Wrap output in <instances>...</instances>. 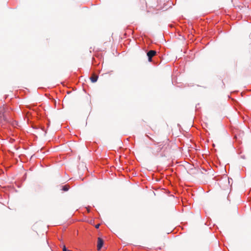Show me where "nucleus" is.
I'll return each instance as SVG.
<instances>
[{
	"label": "nucleus",
	"instance_id": "nucleus-8",
	"mask_svg": "<svg viewBox=\"0 0 251 251\" xmlns=\"http://www.w3.org/2000/svg\"><path fill=\"white\" fill-rule=\"evenodd\" d=\"M146 136L147 137H148L150 139L152 140L151 138H150V137L148 136V135L147 134H146Z\"/></svg>",
	"mask_w": 251,
	"mask_h": 251
},
{
	"label": "nucleus",
	"instance_id": "nucleus-7",
	"mask_svg": "<svg viewBox=\"0 0 251 251\" xmlns=\"http://www.w3.org/2000/svg\"><path fill=\"white\" fill-rule=\"evenodd\" d=\"M99 226H100V225H97L96 226V227L97 228H98L99 227Z\"/></svg>",
	"mask_w": 251,
	"mask_h": 251
},
{
	"label": "nucleus",
	"instance_id": "nucleus-3",
	"mask_svg": "<svg viewBox=\"0 0 251 251\" xmlns=\"http://www.w3.org/2000/svg\"><path fill=\"white\" fill-rule=\"evenodd\" d=\"M6 118L5 115H4V112L1 111H0V122H6Z\"/></svg>",
	"mask_w": 251,
	"mask_h": 251
},
{
	"label": "nucleus",
	"instance_id": "nucleus-5",
	"mask_svg": "<svg viewBox=\"0 0 251 251\" xmlns=\"http://www.w3.org/2000/svg\"><path fill=\"white\" fill-rule=\"evenodd\" d=\"M69 189V186L65 185L62 187V190L64 191H67Z\"/></svg>",
	"mask_w": 251,
	"mask_h": 251
},
{
	"label": "nucleus",
	"instance_id": "nucleus-9",
	"mask_svg": "<svg viewBox=\"0 0 251 251\" xmlns=\"http://www.w3.org/2000/svg\"><path fill=\"white\" fill-rule=\"evenodd\" d=\"M68 251H71V250H68Z\"/></svg>",
	"mask_w": 251,
	"mask_h": 251
},
{
	"label": "nucleus",
	"instance_id": "nucleus-6",
	"mask_svg": "<svg viewBox=\"0 0 251 251\" xmlns=\"http://www.w3.org/2000/svg\"><path fill=\"white\" fill-rule=\"evenodd\" d=\"M63 251H68V249L65 246H64L63 247Z\"/></svg>",
	"mask_w": 251,
	"mask_h": 251
},
{
	"label": "nucleus",
	"instance_id": "nucleus-2",
	"mask_svg": "<svg viewBox=\"0 0 251 251\" xmlns=\"http://www.w3.org/2000/svg\"><path fill=\"white\" fill-rule=\"evenodd\" d=\"M103 245V240L100 238H99L98 240V244H97V248L98 250H100Z\"/></svg>",
	"mask_w": 251,
	"mask_h": 251
},
{
	"label": "nucleus",
	"instance_id": "nucleus-1",
	"mask_svg": "<svg viewBox=\"0 0 251 251\" xmlns=\"http://www.w3.org/2000/svg\"><path fill=\"white\" fill-rule=\"evenodd\" d=\"M156 54V51L154 50H149L147 53V55L148 57V61L150 62L152 61V58L153 56L155 55Z\"/></svg>",
	"mask_w": 251,
	"mask_h": 251
},
{
	"label": "nucleus",
	"instance_id": "nucleus-4",
	"mask_svg": "<svg viewBox=\"0 0 251 251\" xmlns=\"http://www.w3.org/2000/svg\"><path fill=\"white\" fill-rule=\"evenodd\" d=\"M98 78V76L97 75H96L95 76L91 77L90 78V79L92 82H96Z\"/></svg>",
	"mask_w": 251,
	"mask_h": 251
}]
</instances>
